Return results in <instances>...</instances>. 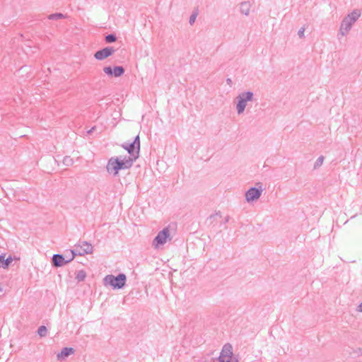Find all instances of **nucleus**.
I'll use <instances>...</instances> for the list:
<instances>
[{
    "label": "nucleus",
    "instance_id": "1",
    "mask_svg": "<svg viewBox=\"0 0 362 362\" xmlns=\"http://www.w3.org/2000/svg\"><path fill=\"white\" fill-rule=\"evenodd\" d=\"M134 162L127 156L111 157L107 163L106 169L108 173L117 176L119 170H127L132 168Z\"/></svg>",
    "mask_w": 362,
    "mask_h": 362
},
{
    "label": "nucleus",
    "instance_id": "2",
    "mask_svg": "<svg viewBox=\"0 0 362 362\" xmlns=\"http://www.w3.org/2000/svg\"><path fill=\"white\" fill-rule=\"evenodd\" d=\"M127 276L124 273H119L118 275L107 274L103 279V284L110 286L113 290H119L125 286Z\"/></svg>",
    "mask_w": 362,
    "mask_h": 362
},
{
    "label": "nucleus",
    "instance_id": "3",
    "mask_svg": "<svg viewBox=\"0 0 362 362\" xmlns=\"http://www.w3.org/2000/svg\"><path fill=\"white\" fill-rule=\"evenodd\" d=\"M121 146L129 154L127 158L134 162L139 157L140 153L141 143L139 134L134 137L133 141L123 143L121 144Z\"/></svg>",
    "mask_w": 362,
    "mask_h": 362
},
{
    "label": "nucleus",
    "instance_id": "4",
    "mask_svg": "<svg viewBox=\"0 0 362 362\" xmlns=\"http://www.w3.org/2000/svg\"><path fill=\"white\" fill-rule=\"evenodd\" d=\"M236 110L238 115L244 112L248 102H252L254 100V93L252 91H245L240 93L236 98Z\"/></svg>",
    "mask_w": 362,
    "mask_h": 362
},
{
    "label": "nucleus",
    "instance_id": "5",
    "mask_svg": "<svg viewBox=\"0 0 362 362\" xmlns=\"http://www.w3.org/2000/svg\"><path fill=\"white\" fill-rule=\"evenodd\" d=\"M359 16L360 13L356 11H354L343 19L340 26V33L342 35H346L348 33L352 25L356 21Z\"/></svg>",
    "mask_w": 362,
    "mask_h": 362
},
{
    "label": "nucleus",
    "instance_id": "6",
    "mask_svg": "<svg viewBox=\"0 0 362 362\" xmlns=\"http://www.w3.org/2000/svg\"><path fill=\"white\" fill-rule=\"evenodd\" d=\"M93 251V247L87 241H82L75 245V249L70 250V252L74 259L76 256H83L84 255L91 254Z\"/></svg>",
    "mask_w": 362,
    "mask_h": 362
},
{
    "label": "nucleus",
    "instance_id": "7",
    "mask_svg": "<svg viewBox=\"0 0 362 362\" xmlns=\"http://www.w3.org/2000/svg\"><path fill=\"white\" fill-rule=\"evenodd\" d=\"M217 359L218 362H238V360L233 356V346L229 343L223 345Z\"/></svg>",
    "mask_w": 362,
    "mask_h": 362
},
{
    "label": "nucleus",
    "instance_id": "8",
    "mask_svg": "<svg viewBox=\"0 0 362 362\" xmlns=\"http://www.w3.org/2000/svg\"><path fill=\"white\" fill-rule=\"evenodd\" d=\"M257 187H252L245 192V200L247 202H252L257 200L262 192V184L261 182L256 183Z\"/></svg>",
    "mask_w": 362,
    "mask_h": 362
},
{
    "label": "nucleus",
    "instance_id": "9",
    "mask_svg": "<svg viewBox=\"0 0 362 362\" xmlns=\"http://www.w3.org/2000/svg\"><path fill=\"white\" fill-rule=\"evenodd\" d=\"M74 259L72 255L71 257L66 259L65 257L62 254H54L51 259L52 266L54 268L62 267L66 264L71 262Z\"/></svg>",
    "mask_w": 362,
    "mask_h": 362
},
{
    "label": "nucleus",
    "instance_id": "10",
    "mask_svg": "<svg viewBox=\"0 0 362 362\" xmlns=\"http://www.w3.org/2000/svg\"><path fill=\"white\" fill-rule=\"evenodd\" d=\"M169 236L170 231L168 228H163L162 230L158 232L157 235L154 238L153 240V245L155 247H158L160 245H163L166 243Z\"/></svg>",
    "mask_w": 362,
    "mask_h": 362
},
{
    "label": "nucleus",
    "instance_id": "11",
    "mask_svg": "<svg viewBox=\"0 0 362 362\" xmlns=\"http://www.w3.org/2000/svg\"><path fill=\"white\" fill-rule=\"evenodd\" d=\"M115 52L116 49L113 47L107 46L96 51L94 53V57L97 60L103 61L112 56Z\"/></svg>",
    "mask_w": 362,
    "mask_h": 362
},
{
    "label": "nucleus",
    "instance_id": "12",
    "mask_svg": "<svg viewBox=\"0 0 362 362\" xmlns=\"http://www.w3.org/2000/svg\"><path fill=\"white\" fill-rule=\"evenodd\" d=\"M104 73L110 77H120L124 74V68L122 66H105L103 68Z\"/></svg>",
    "mask_w": 362,
    "mask_h": 362
},
{
    "label": "nucleus",
    "instance_id": "13",
    "mask_svg": "<svg viewBox=\"0 0 362 362\" xmlns=\"http://www.w3.org/2000/svg\"><path fill=\"white\" fill-rule=\"evenodd\" d=\"M75 352V349L72 347H64L62 349L61 352H59L57 355V358L59 361L65 360L70 355L74 354Z\"/></svg>",
    "mask_w": 362,
    "mask_h": 362
},
{
    "label": "nucleus",
    "instance_id": "14",
    "mask_svg": "<svg viewBox=\"0 0 362 362\" xmlns=\"http://www.w3.org/2000/svg\"><path fill=\"white\" fill-rule=\"evenodd\" d=\"M13 259L11 255H8L6 258V254L0 255V267L7 269L13 262Z\"/></svg>",
    "mask_w": 362,
    "mask_h": 362
},
{
    "label": "nucleus",
    "instance_id": "15",
    "mask_svg": "<svg viewBox=\"0 0 362 362\" xmlns=\"http://www.w3.org/2000/svg\"><path fill=\"white\" fill-rule=\"evenodd\" d=\"M250 1H243L240 3V10L243 14L247 16L250 12Z\"/></svg>",
    "mask_w": 362,
    "mask_h": 362
},
{
    "label": "nucleus",
    "instance_id": "16",
    "mask_svg": "<svg viewBox=\"0 0 362 362\" xmlns=\"http://www.w3.org/2000/svg\"><path fill=\"white\" fill-rule=\"evenodd\" d=\"M66 16L62 13H54L49 15L47 18L49 20L57 21L59 19L65 18Z\"/></svg>",
    "mask_w": 362,
    "mask_h": 362
},
{
    "label": "nucleus",
    "instance_id": "17",
    "mask_svg": "<svg viewBox=\"0 0 362 362\" xmlns=\"http://www.w3.org/2000/svg\"><path fill=\"white\" fill-rule=\"evenodd\" d=\"M86 277V272L84 270H79L76 275V279L78 282L83 281Z\"/></svg>",
    "mask_w": 362,
    "mask_h": 362
},
{
    "label": "nucleus",
    "instance_id": "18",
    "mask_svg": "<svg viewBox=\"0 0 362 362\" xmlns=\"http://www.w3.org/2000/svg\"><path fill=\"white\" fill-rule=\"evenodd\" d=\"M117 37L115 33H110L105 35V41L106 43H113L117 40Z\"/></svg>",
    "mask_w": 362,
    "mask_h": 362
},
{
    "label": "nucleus",
    "instance_id": "19",
    "mask_svg": "<svg viewBox=\"0 0 362 362\" xmlns=\"http://www.w3.org/2000/svg\"><path fill=\"white\" fill-rule=\"evenodd\" d=\"M37 334L40 337H43L47 334V329L45 325H41L38 327Z\"/></svg>",
    "mask_w": 362,
    "mask_h": 362
},
{
    "label": "nucleus",
    "instance_id": "20",
    "mask_svg": "<svg viewBox=\"0 0 362 362\" xmlns=\"http://www.w3.org/2000/svg\"><path fill=\"white\" fill-rule=\"evenodd\" d=\"M62 162H63V164L66 166H71L74 163L73 159L70 156H65L63 158Z\"/></svg>",
    "mask_w": 362,
    "mask_h": 362
},
{
    "label": "nucleus",
    "instance_id": "21",
    "mask_svg": "<svg viewBox=\"0 0 362 362\" xmlns=\"http://www.w3.org/2000/svg\"><path fill=\"white\" fill-rule=\"evenodd\" d=\"M323 161H324V156H320V157H318V158L315 162L314 167H313L314 169L319 168L322 165Z\"/></svg>",
    "mask_w": 362,
    "mask_h": 362
},
{
    "label": "nucleus",
    "instance_id": "22",
    "mask_svg": "<svg viewBox=\"0 0 362 362\" xmlns=\"http://www.w3.org/2000/svg\"><path fill=\"white\" fill-rule=\"evenodd\" d=\"M197 16V13L194 12L192 13V15L190 16L189 19V23L190 25H192L194 23Z\"/></svg>",
    "mask_w": 362,
    "mask_h": 362
},
{
    "label": "nucleus",
    "instance_id": "23",
    "mask_svg": "<svg viewBox=\"0 0 362 362\" xmlns=\"http://www.w3.org/2000/svg\"><path fill=\"white\" fill-rule=\"evenodd\" d=\"M218 216L219 217H221V212H220V211H218V212H216V213H215V214H211V215L208 218V220H209V221H212V220H214V219H215V218H216V216Z\"/></svg>",
    "mask_w": 362,
    "mask_h": 362
},
{
    "label": "nucleus",
    "instance_id": "24",
    "mask_svg": "<svg viewBox=\"0 0 362 362\" xmlns=\"http://www.w3.org/2000/svg\"><path fill=\"white\" fill-rule=\"evenodd\" d=\"M304 32H305V28H301L298 32V35L299 36L300 38H303L304 37Z\"/></svg>",
    "mask_w": 362,
    "mask_h": 362
},
{
    "label": "nucleus",
    "instance_id": "25",
    "mask_svg": "<svg viewBox=\"0 0 362 362\" xmlns=\"http://www.w3.org/2000/svg\"><path fill=\"white\" fill-rule=\"evenodd\" d=\"M356 310L358 312L362 313V302L358 305V306L357 307Z\"/></svg>",
    "mask_w": 362,
    "mask_h": 362
},
{
    "label": "nucleus",
    "instance_id": "26",
    "mask_svg": "<svg viewBox=\"0 0 362 362\" xmlns=\"http://www.w3.org/2000/svg\"><path fill=\"white\" fill-rule=\"evenodd\" d=\"M95 127H93L90 129H89L87 132V133L89 134H91L93 132V130H95Z\"/></svg>",
    "mask_w": 362,
    "mask_h": 362
},
{
    "label": "nucleus",
    "instance_id": "27",
    "mask_svg": "<svg viewBox=\"0 0 362 362\" xmlns=\"http://www.w3.org/2000/svg\"><path fill=\"white\" fill-rule=\"evenodd\" d=\"M229 219H230V217H229L228 216H226V217L225 218V219H224L223 223H228V221H229Z\"/></svg>",
    "mask_w": 362,
    "mask_h": 362
},
{
    "label": "nucleus",
    "instance_id": "28",
    "mask_svg": "<svg viewBox=\"0 0 362 362\" xmlns=\"http://www.w3.org/2000/svg\"><path fill=\"white\" fill-rule=\"evenodd\" d=\"M226 82H227V83H228V84H230V83H232V81H231V79H230V78H228V79L226 80Z\"/></svg>",
    "mask_w": 362,
    "mask_h": 362
},
{
    "label": "nucleus",
    "instance_id": "29",
    "mask_svg": "<svg viewBox=\"0 0 362 362\" xmlns=\"http://www.w3.org/2000/svg\"><path fill=\"white\" fill-rule=\"evenodd\" d=\"M0 291H1V288H0Z\"/></svg>",
    "mask_w": 362,
    "mask_h": 362
}]
</instances>
